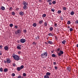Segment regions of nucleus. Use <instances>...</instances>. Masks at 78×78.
Wrapping results in <instances>:
<instances>
[{"label":"nucleus","mask_w":78,"mask_h":78,"mask_svg":"<svg viewBox=\"0 0 78 78\" xmlns=\"http://www.w3.org/2000/svg\"><path fill=\"white\" fill-rule=\"evenodd\" d=\"M33 45H36V43H35V42H33Z\"/></svg>","instance_id":"nucleus-52"},{"label":"nucleus","mask_w":78,"mask_h":78,"mask_svg":"<svg viewBox=\"0 0 78 78\" xmlns=\"http://www.w3.org/2000/svg\"><path fill=\"white\" fill-rule=\"evenodd\" d=\"M76 47H78V44H77Z\"/></svg>","instance_id":"nucleus-62"},{"label":"nucleus","mask_w":78,"mask_h":78,"mask_svg":"<svg viewBox=\"0 0 78 78\" xmlns=\"http://www.w3.org/2000/svg\"><path fill=\"white\" fill-rule=\"evenodd\" d=\"M23 76H27V74H26V73H23Z\"/></svg>","instance_id":"nucleus-37"},{"label":"nucleus","mask_w":78,"mask_h":78,"mask_svg":"<svg viewBox=\"0 0 78 78\" xmlns=\"http://www.w3.org/2000/svg\"><path fill=\"white\" fill-rule=\"evenodd\" d=\"M68 28H70V27L69 26H68Z\"/></svg>","instance_id":"nucleus-63"},{"label":"nucleus","mask_w":78,"mask_h":78,"mask_svg":"<svg viewBox=\"0 0 78 78\" xmlns=\"http://www.w3.org/2000/svg\"><path fill=\"white\" fill-rule=\"evenodd\" d=\"M54 26L55 27H57V23H55L54 24Z\"/></svg>","instance_id":"nucleus-48"},{"label":"nucleus","mask_w":78,"mask_h":78,"mask_svg":"<svg viewBox=\"0 0 78 78\" xmlns=\"http://www.w3.org/2000/svg\"><path fill=\"white\" fill-rule=\"evenodd\" d=\"M45 44H47V45H48V43H47L46 42H45Z\"/></svg>","instance_id":"nucleus-59"},{"label":"nucleus","mask_w":78,"mask_h":78,"mask_svg":"<svg viewBox=\"0 0 78 78\" xmlns=\"http://www.w3.org/2000/svg\"><path fill=\"white\" fill-rule=\"evenodd\" d=\"M18 43H19V42H20V40L18 41Z\"/></svg>","instance_id":"nucleus-61"},{"label":"nucleus","mask_w":78,"mask_h":78,"mask_svg":"<svg viewBox=\"0 0 78 78\" xmlns=\"http://www.w3.org/2000/svg\"><path fill=\"white\" fill-rule=\"evenodd\" d=\"M19 14H20V16H23V15H24V13L22 11H20L19 12Z\"/></svg>","instance_id":"nucleus-12"},{"label":"nucleus","mask_w":78,"mask_h":78,"mask_svg":"<svg viewBox=\"0 0 78 78\" xmlns=\"http://www.w3.org/2000/svg\"><path fill=\"white\" fill-rule=\"evenodd\" d=\"M4 48L5 50H6V51H8V50H9V47L7 46H5Z\"/></svg>","instance_id":"nucleus-8"},{"label":"nucleus","mask_w":78,"mask_h":78,"mask_svg":"<svg viewBox=\"0 0 78 78\" xmlns=\"http://www.w3.org/2000/svg\"><path fill=\"white\" fill-rule=\"evenodd\" d=\"M23 33H27V30L26 29L24 30H23Z\"/></svg>","instance_id":"nucleus-34"},{"label":"nucleus","mask_w":78,"mask_h":78,"mask_svg":"<svg viewBox=\"0 0 78 78\" xmlns=\"http://www.w3.org/2000/svg\"><path fill=\"white\" fill-rule=\"evenodd\" d=\"M21 77H22V76H21L20 75L18 76V78H21Z\"/></svg>","instance_id":"nucleus-50"},{"label":"nucleus","mask_w":78,"mask_h":78,"mask_svg":"<svg viewBox=\"0 0 78 78\" xmlns=\"http://www.w3.org/2000/svg\"><path fill=\"white\" fill-rule=\"evenodd\" d=\"M23 68H24V66L23 65H22L20 67V69H23Z\"/></svg>","instance_id":"nucleus-28"},{"label":"nucleus","mask_w":78,"mask_h":78,"mask_svg":"<svg viewBox=\"0 0 78 78\" xmlns=\"http://www.w3.org/2000/svg\"><path fill=\"white\" fill-rule=\"evenodd\" d=\"M46 16H47V15L46 14H44L42 16V17H43V18H44L46 17Z\"/></svg>","instance_id":"nucleus-21"},{"label":"nucleus","mask_w":78,"mask_h":78,"mask_svg":"<svg viewBox=\"0 0 78 78\" xmlns=\"http://www.w3.org/2000/svg\"><path fill=\"white\" fill-rule=\"evenodd\" d=\"M51 52L52 53H53V51H51Z\"/></svg>","instance_id":"nucleus-64"},{"label":"nucleus","mask_w":78,"mask_h":78,"mask_svg":"<svg viewBox=\"0 0 78 78\" xmlns=\"http://www.w3.org/2000/svg\"><path fill=\"white\" fill-rule=\"evenodd\" d=\"M50 77L47 75H45L44 76V78H49Z\"/></svg>","instance_id":"nucleus-20"},{"label":"nucleus","mask_w":78,"mask_h":78,"mask_svg":"<svg viewBox=\"0 0 78 78\" xmlns=\"http://www.w3.org/2000/svg\"><path fill=\"white\" fill-rule=\"evenodd\" d=\"M58 14H60V13H61V10H58Z\"/></svg>","instance_id":"nucleus-39"},{"label":"nucleus","mask_w":78,"mask_h":78,"mask_svg":"<svg viewBox=\"0 0 78 78\" xmlns=\"http://www.w3.org/2000/svg\"><path fill=\"white\" fill-rule=\"evenodd\" d=\"M64 54V52L60 50L59 53H58V56H62V55Z\"/></svg>","instance_id":"nucleus-5"},{"label":"nucleus","mask_w":78,"mask_h":78,"mask_svg":"<svg viewBox=\"0 0 78 78\" xmlns=\"http://www.w3.org/2000/svg\"><path fill=\"white\" fill-rule=\"evenodd\" d=\"M9 10L10 11H11V10H12V7H11L9 8Z\"/></svg>","instance_id":"nucleus-45"},{"label":"nucleus","mask_w":78,"mask_h":78,"mask_svg":"<svg viewBox=\"0 0 78 78\" xmlns=\"http://www.w3.org/2000/svg\"><path fill=\"white\" fill-rule=\"evenodd\" d=\"M3 47V46L2 45H0V48H2Z\"/></svg>","instance_id":"nucleus-55"},{"label":"nucleus","mask_w":78,"mask_h":78,"mask_svg":"<svg viewBox=\"0 0 78 78\" xmlns=\"http://www.w3.org/2000/svg\"><path fill=\"white\" fill-rule=\"evenodd\" d=\"M2 55V51H0V56Z\"/></svg>","instance_id":"nucleus-47"},{"label":"nucleus","mask_w":78,"mask_h":78,"mask_svg":"<svg viewBox=\"0 0 78 78\" xmlns=\"http://www.w3.org/2000/svg\"><path fill=\"white\" fill-rule=\"evenodd\" d=\"M39 36H38L37 37H35V39H39Z\"/></svg>","instance_id":"nucleus-31"},{"label":"nucleus","mask_w":78,"mask_h":78,"mask_svg":"<svg viewBox=\"0 0 78 78\" xmlns=\"http://www.w3.org/2000/svg\"><path fill=\"white\" fill-rule=\"evenodd\" d=\"M48 2L49 3V5H51L52 3H51L50 2Z\"/></svg>","instance_id":"nucleus-53"},{"label":"nucleus","mask_w":78,"mask_h":78,"mask_svg":"<svg viewBox=\"0 0 78 78\" xmlns=\"http://www.w3.org/2000/svg\"><path fill=\"white\" fill-rule=\"evenodd\" d=\"M53 64L54 65H56V62H54Z\"/></svg>","instance_id":"nucleus-58"},{"label":"nucleus","mask_w":78,"mask_h":78,"mask_svg":"<svg viewBox=\"0 0 78 78\" xmlns=\"http://www.w3.org/2000/svg\"><path fill=\"white\" fill-rule=\"evenodd\" d=\"M69 30L70 31L72 32L73 31V29L72 28H70L69 29Z\"/></svg>","instance_id":"nucleus-35"},{"label":"nucleus","mask_w":78,"mask_h":78,"mask_svg":"<svg viewBox=\"0 0 78 78\" xmlns=\"http://www.w3.org/2000/svg\"><path fill=\"white\" fill-rule=\"evenodd\" d=\"M54 67L55 70H58V67H57V66H55Z\"/></svg>","instance_id":"nucleus-44"},{"label":"nucleus","mask_w":78,"mask_h":78,"mask_svg":"<svg viewBox=\"0 0 78 78\" xmlns=\"http://www.w3.org/2000/svg\"><path fill=\"white\" fill-rule=\"evenodd\" d=\"M0 72H3V68H0Z\"/></svg>","instance_id":"nucleus-38"},{"label":"nucleus","mask_w":78,"mask_h":78,"mask_svg":"<svg viewBox=\"0 0 78 78\" xmlns=\"http://www.w3.org/2000/svg\"><path fill=\"white\" fill-rule=\"evenodd\" d=\"M20 42H21V43H25V42H26V40L23 38H22L20 39Z\"/></svg>","instance_id":"nucleus-6"},{"label":"nucleus","mask_w":78,"mask_h":78,"mask_svg":"<svg viewBox=\"0 0 78 78\" xmlns=\"http://www.w3.org/2000/svg\"><path fill=\"white\" fill-rule=\"evenodd\" d=\"M70 14L71 16H73V15H74V13L73 11H72L71 12Z\"/></svg>","instance_id":"nucleus-27"},{"label":"nucleus","mask_w":78,"mask_h":78,"mask_svg":"<svg viewBox=\"0 0 78 78\" xmlns=\"http://www.w3.org/2000/svg\"><path fill=\"white\" fill-rule=\"evenodd\" d=\"M60 19H61V20H63V18L62 17H61L60 18Z\"/></svg>","instance_id":"nucleus-57"},{"label":"nucleus","mask_w":78,"mask_h":78,"mask_svg":"<svg viewBox=\"0 0 78 78\" xmlns=\"http://www.w3.org/2000/svg\"><path fill=\"white\" fill-rule=\"evenodd\" d=\"M66 69L69 71V72H71V66H69L67 67Z\"/></svg>","instance_id":"nucleus-9"},{"label":"nucleus","mask_w":78,"mask_h":78,"mask_svg":"<svg viewBox=\"0 0 78 78\" xmlns=\"http://www.w3.org/2000/svg\"><path fill=\"white\" fill-rule=\"evenodd\" d=\"M71 23V22H70V21H68L67 22V24L68 25H70Z\"/></svg>","instance_id":"nucleus-26"},{"label":"nucleus","mask_w":78,"mask_h":78,"mask_svg":"<svg viewBox=\"0 0 78 78\" xmlns=\"http://www.w3.org/2000/svg\"><path fill=\"white\" fill-rule=\"evenodd\" d=\"M18 54H21V53H22V52H21V51H18Z\"/></svg>","instance_id":"nucleus-49"},{"label":"nucleus","mask_w":78,"mask_h":78,"mask_svg":"<svg viewBox=\"0 0 78 78\" xmlns=\"http://www.w3.org/2000/svg\"><path fill=\"white\" fill-rule=\"evenodd\" d=\"M59 50H60V48H58L57 49V51H59Z\"/></svg>","instance_id":"nucleus-56"},{"label":"nucleus","mask_w":78,"mask_h":78,"mask_svg":"<svg viewBox=\"0 0 78 78\" xmlns=\"http://www.w3.org/2000/svg\"><path fill=\"white\" fill-rule=\"evenodd\" d=\"M41 0H39V2H42V1Z\"/></svg>","instance_id":"nucleus-60"},{"label":"nucleus","mask_w":78,"mask_h":78,"mask_svg":"<svg viewBox=\"0 0 78 78\" xmlns=\"http://www.w3.org/2000/svg\"><path fill=\"white\" fill-rule=\"evenodd\" d=\"M21 30L20 29H17L16 30V31L15 32V34L16 35H20V34L21 33Z\"/></svg>","instance_id":"nucleus-4"},{"label":"nucleus","mask_w":78,"mask_h":78,"mask_svg":"<svg viewBox=\"0 0 78 78\" xmlns=\"http://www.w3.org/2000/svg\"><path fill=\"white\" fill-rule=\"evenodd\" d=\"M4 62L5 64H6L7 62V61H6V60H4Z\"/></svg>","instance_id":"nucleus-54"},{"label":"nucleus","mask_w":78,"mask_h":78,"mask_svg":"<svg viewBox=\"0 0 78 78\" xmlns=\"http://www.w3.org/2000/svg\"><path fill=\"white\" fill-rule=\"evenodd\" d=\"M8 71V69L6 68L4 69V72H6Z\"/></svg>","instance_id":"nucleus-15"},{"label":"nucleus","mask_w":78,"mask_h":78,"mask_svg":"<svg viewBox=\"0 0 78 78\" xmlns=\"http://www.w3.org/2000/svg\"><path fill=\"white\" fill-rule=\"evenodd\" d=\"M66 40H63V41H62V43L63 44H66Z\"/></svg>","instance_id":"nucleus-19"},{"label":"nucleus","mask_w":78,"mask_h":78,"mask_svg":"<svg viewBox=\"0 0 78 78\" xmlns=\"http://www.w3.org/2000/svg\"><path fill=\"white\" fill-rule=\"evenodd\" d=\"M12 76H15V74L14 73H12Z\"/></svg>","instance_id":"nucleus-41"},{"label":"nucleus","mask_w":78,"mask_h":78,"mask_svg":"<svg viewBox=\"0 0 78 78\" xmlns=\"http://www.w3.org/2000/svg\"><path fill=\"white\" fill-rule=\"evenodd\" d=\"M17 49H18L19 50H21V45L20 44H18V46L17 47Z\"/></svg>","instance_id":"nucleus-10"},{"label":"nucleus","mask_w":78,"mask_h":78,"mask_svg":"<svg viewBox=\"0 0 78 78\" xmlns=\"http://www.w3.org/2000/svg\"><path fill=\"white\" fill-rule=\"evenodd\" d=\"M44 26L45 27H47V22H45L44 23Z\"/></svg>","instance_id":"nucleus-23"},{"label":"nucleus","mask_w":78,"mask_h":78,"mask_svg":"<svg viewBox=\"0 0 78 78\" xmlns=\"http://www.w3.org/2000/svg\"><path fill=\"white\" fill-rule=\"evenodd\" d=\"M19 8H17L16 9V11H19Z\"/></svg>","instance_id":"nucleus-42"},{"label":"nucleus","mask_w":78,"mask_h":78,"mask_svg":"<svg viewBox=\"0 0 78 78\" xmlns=\"http://www.w3.org/2000/svg\"><path fill=\"white\" fill-rule=\"evenodd\" d=\"M51 11H52V12H55V9H51Z\"/></svg>","instance_id":"nucleus-43"},{"label":"nucleus","mask_w":78,"mask_h":78,"mask_svg":"<svg viewBox=\"0 0 78 78\" xmlns=\"http://www.w3.org/2000/svg\"><path fill=\"white\" fill-rule=\"evenodd\" d=\"M16 65V64H15V63H13L12 64V66H13V67H15Z\"/></svg>","instance_id":"nucleus-46"},{"label":"nucleus","mask_w":78,"mask_h":78,"mask_svg":"<svg viewBox=\"0 0 78 78\" xmlns=\"http://www.w3.org/2000/svg\"><path fill=\"white\" fill-rule=\"evenodd\" d=\"M6 60L8 64H10L11 62V60L9 58H7Z\"/></svg>","instance_id":"nucleus-7"},{"label":"nucleus","mask_w":78,"mask_h":78,"mask_svg":"<svg viewBox=\"0 0 78 78\" xmlns=\"http://www.w3.org/2000/svg\"><path fill=\"white\" fill-rule=\"evenodd\" d=\"M32 26L34 27H36L37 26V24L36 23H34L32 25Z\"/></svg>","instance_id":"nucleus-16"},{"label":"nucleus","mask_w":78,"mask_h":78,"mask_svg":"<svg viewBox=\"0 0 78 78\" xmlns=\"http://www.w3.org/2000/svg\"><path fill=\"white\" fill-rule=\"evenodd\" d=\"M1 9L3 11L4 10H5V8L4 6H2L1 7Z\"/></svg>","instance_id":"nucleus-17"},{"label":"nucleus","mask_w":78,"mask_h":78,"mask_svg":"<svg viewBox=\"0 0 78 78\" xmlns=\"http://www.w3.org/2000/svg\"><path fill=\"white\" fill-rule=\"evenodd\" d=\"M17 69L18 71H20L21 70V69L20 67H18L17 68Z\"/></svg>","instance_id":"nucleus-22"},{"label":"nucleus","mask_w":78,"mask_h":78,"mask_svg":"<svg viewBox=\"0 0 78 78\" xmlns=\"http://www.w3.org/2000/svg\"><path fill=\"white\" fill-rule=\"evenodd\" d=\"M46 1L47 2H51V1H52V0H46Z\"/></svg>","instance_id":"nucleus-36"},{"label":"nucleus","mask_w":78,"mask_h":78,"mask_svg":"<svg viewBox=\"0 0 78 78\" xmlns=\"http://www.w3.org/2000/svg\"><path fill=\"white\" fill-rule=\"evenodd\" d=\"M50 31H53V27H51L49 29Z\"/></svg>","instance_id":"nucleus-24"},{"label":"nucleus","mask_w":78,"mask_h":78,"mask_svg":"<svg viewBox=\"0 0 78 78\" xmlns=\"http://www.w3.org/2000/svg\"><path fill=\"white\" fill-rule=\"evenodd\" d=\"M14 27L16 28V29H17V28H18V26L16 25H15Z\"/></svg>","instance_id":"nucleus-40"},{"label":"nucleus","mask_w":78,"mask_h":78,"mask_svg":"<svg viewBox=\"0 0 78 78\" xmlns=\"http://www.w3.org/2000/svg\"><path fill=\"white\" fill-rule=\"evenodd\" d=\"M75 23H76V24H78V20H76Z\"/></svg>","instance_id":"nucleus-51"},{"label":"nucleus","mask_w":78,"mask_h":78,"mask_svg":"<svg viewBox=\"0 0 78 78\" xmlns=\"http://www.w3.org/2000/svg\"><path fill=\"white\" fill-rule=\"evenodd\" d=\"M9 27H13V24L12 23L10 24L9 25Z\"/></svg>","instance_id":"nucleus-33"},{"label":"nucleus","mask_w":78,"mask_h":78,"mask_svg":"<svg viewBox=\"0 0 78 78\" xmlns=\"http://www.w3.org/2000/svg\"><path fill=\"white\" fill-rule=\"evenodd\" d=\"M23 4L24 6H23V9H25V10L27 9H28L27 7V5H28V3L27 2H26V1H23Z\"/></svg>","instance_id":"nucleus-2"},{"label":"nucleus","mask_w":78,"mask_h":78,"mask_svg":"<svg viewBox=\"0 0 78 78\" xmlns=\"http://www.w3.org/2000/svg\"><path fill=\"white\" fill-rule=\"evenodd\" d=\"M48 44H53V42L50 41H48Z\"/></svg>","instance_id":"nucleus-18"},{"label":"nucleus","mask_w":78,"mask_h":78,"mask_svg":"<svg viewBox=\"0 0 78 78\" xmlns=\"http://www.w3.org/2000/svg\"><path fill=\"white\" fill-rule=\"evenodd\" d=\"M51 75V73H49L48 72H47L46 74V75H47V76H50Z\"/></svg>","instance_id":"nucleus-14"},{"label":"nucleus","mask_w":78,"mask_h":78,"mask_svg":"<svg viewBox=\"0 0 78 78\" xmlns=\"http://www.w3.org/2000/svg\"><path fill=\"white\" fill-rule=\"evenodd\" d=\"M43 22H44V21L43 20H41L38 22L39 24L41 25L42 24Z\"/></svg>","instance_id":"nucleus-11"},{"label":"nucleus","mask_w":78,"mask_h":78,"mask_svg":"<svg viewBox=\"0 0 78 78\" xmlns=\"http://www.w3.org/2000/svg\"><path fill=\"white\" fill-rule=\"evenodd\" d=\"M12 16H15V14H16V13L14 12H13L12 13Z\"/></svg>","instance_id":"nucleus-25"},{"label":"nucleus","mask_w":78,"mask_h":78,"mask_svg":"<svg viewBox=\"0 0 78 78\" xmlns=\"http://www.w3.org/2000/svg\"><path fill=\"white\" fill-rule=\"evenodd\" d=\"M63 10H64V11H66V9H67V8H66V7H64L63 8Z\"/></svg>","instance_id":"nucleus-32"},{"label":"nucleus","mask_w":78,"mask_h":78,"mask_svg":"<svg viewBox=\"0 0 78 78\" xmlns=\"http://www.w3.org/2000/svg\"><path fill=\"white\" fill-rule=\"evenodd\" d=\"M12 57L14 58L15 60H16V61H19L20 59V58H19V56L13 53L12 55Z\"/></svg>","instance_id":"nucleus-1"},{"label":"nucleus","mask_w":78,"mask_h":78,"mask_svg":"<svg viewBox=\"0 0 78 78\" xmlns=\"http://www.w3.org/2000/svg\"><path fill=\"white\" fill-rule=\"evenodd\" d=\"M48 56L47 51H45L41 55V58H44L45 57H47Z\"/></svg>","instance_id":"nucleus-3"},{"label":"nucleus","mask_w":78,"mask_h":78,"mask_svg":"<svg viewBox=\"0 0 78 78\" xmlns=\"http://www.w3.org/2000/svg\"><path fill=\"white\" fill-rule=\"evenodd\" d=\"M51 57H56V55H55V54H53L51 55Z\"/></svg>","instance_id":"nucleus-29"},{"label":"nucleus","mask_w":78,"mask_h":78,"mask_svg":"<svg viewBox=\"0 0 78 78\" xmlns=\"http://www.w3.org/2000/svg\"><path fill=\"white\" fill-rule=\"evenodd\" d=\"M56 1H53V2H52V4H53V5H55V4H56Z\"/></svg>","instance_id":"nucleus-30"},{"label":"nucleus","mask_w":78,"mask_h":78,"mask_svg":"<svg viewBox=\"0 0 78 78\" xmlns=\"http://www.w3.org/2000/svg\"><path fill=\"white\" fill-rule=\"evenodd\" d=\"M49 36H54V34L51 33H49L48 34Z\"/></svg>","instance_id":"nucleus-13"}]
</instances>
